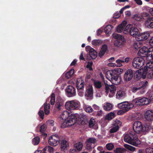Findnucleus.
Here are the masks:
<instances>
[{
	"instance_id": "obj_46",
	"label": "nucleus",
	"mask_w": 153,
	"mask_h": 153,
	"mask_svg": "<svg viewBox=\"0 0 153 153\" xmlns=\"http://www.w3.org/2000/svg\"><path fill=\"white\" fill-rule=\"evenodd\" d=\"M85 111L87 112L91 113L93 111V109L91 106L88 105L86 106L84 108Z\"/></svg>"
},
{
	"instance_id": "obj_50",
	"label": "nucleus",
	"mask_w": 153,
	"mask_h": 153,
	"mask_svg": "<svg viewBox=\"0 0 153 153\" xmlns=\"http://www.w3.org/2000/svg\"><path fill=\"white\" fill-rule=\"evenodd\" d=\"M143 131H148L150 130L151 128V126L149 125H145L143 127Z\"/></svg>"
},
{
	"instance_id": "obj_1",
	"label": "nucleus",
	"mask_w": 153,
	"mask_h": 153,
	"mask_svg": "<svg viewBox=\"0 0 153 153\" xmlns=\"http://www.w3.org/2000/svg\"><path fill=\"white\" fill-rule=\"evenodd\" d=\"M138 30L135 27H133L131 24L128 25L123 30L125 34H129L134 37H135L138 41H143L146 40L149 36L148 32H145L138 35Z\"/></svg>"
},
{
	"instance_id": "obj_27",
	"label": "nucleus",
	"mask_w": 153,
	"mask_h": 153,
	"mask_svg": "<svg viewBox=\"0 0 153 153\" xmlns=\"http://www.w3.org/2000/svg\"><path fill=\"white\" fill-rule=\"evenodd\" d=\"M153 21V17H150L146 20L145 22V25L148 28H151Z\"/></svg>"
},
{
	"instance_id": "obj_33",
	"label": "nucleus",
	"mask_w": 153,
	"mask_h": 153,
	"mask_svg": "<svg viewBox=\"0 0 153 153\" xmlns=\"http://www.w3.org/2000/svg\"><path fill=\"white\" fill-rule=\"evenodd\" d=\"M83 146L81 142H79L75 143L74 145V147L77 151H79L82 150Z\"/></svg>"
},
{
	"instance_id": "obj_35",
	"label": "nucleus",
	"mask_w": 153,
	"mask_h": 153,
	"mask_svg": "<svg viewBox=\"0 0 153 153\" xmlns=\"http://www.w3.org/2000/svg\"><path fill=\"white\" fill-rule=\"evenodd\" d=\"M74 70L73 69H71L68 72L65 74V77L68 79L71 78L74 73Z\"/></svg>"
},
{
	"instance_id": "obj_16",
	"label": "nucleus",
	"mask_w": 153,
	"mask_h": 153,
	"mask_svg": "<svg viewBox=\"0 0 153 153\" xmlns=\"http://www.w3.org/2000/svg\"><path fill=\"white\" fill-rule=\"evenodd\" d=\"M67 95L68 97H71L75 96L76 91L75 88L72 86H68L66 88Z\"/></svg>"
},
{
	"instance_id": "obj_19",
	"label": "nucleus",
	"mask_w": 153,
	"mask_h": 153,
	"mask_svg": "<svg viewBox=\"0 0 153 153\" xmlns=\"http://www.w3.org/2000/svg\"><path fill=\"white\" fill-rule=\"evenodd\" d=\"M84 81L81 78H78L76 82V87L77 90L83 89Z\"/></svg>"
},
{
	"instance_id": "obj_30",
	"label": "nucleus",
	"mask_w": 153,
	"mask_h": 153,
	"mask_svg": "<svg viewBox=\"0 0 153 153\" xmlns=\"http://www.w3.org/2000/svg\"><path fill=\"white\" fill-rule=\"evenodd\" d=\"M50 105L47 102L44 104V110L45 114L46 115L49 114L50 113Z\"/></svg>"
},
{
	"instance_id": "obj_52",
	"label": "nucleus",
	"mask_w": 153,
	"mask_h": 153,
	"mask_svg": "<svg viewBox=\"0 0 153 153\" xmlns=\"http://www.w3.org/2000/svg\"><path fill=\"white\" fill-rule=\"evenodd\" d=\"M139 90L138 91L140 93V94H142L144 93L146 91V89L143 88H142L140 87H139Z\"/></svg>"
},
{
	"instance_id": "obj_3",
	"label": "nucleus",
	"mask_w": 153,
	"mask_h": 153,
	"mask_svg": "<svg viewBox=\"0 0 153 153\" xmlns=\"http://www.w3.org/2000/svg\"><path fill=\"white\" fill-rule=\"evenodd\" d=\"M124 141L133 145L137 146L141 143L137 134L133 131H130L129 133L124 134Z\"/></svg>"
},
{
	"instance_id": "obj_43",
	"label": "nucleus",
	"mask_w": 153,
	"mask_h": 153,
	"mask_svg": "<svg viewBox=\"0 0 153 153\" xmlns=\"http://www.w3.org/2000/svg\"><path fill=\"white\" fill-rule=\"evenodd\" d=\"M96 122L94 119L93 118H91L88 122L89 126V127H92L95 124Z\"/></svg>"
},
{
	"instance_id": "obj_26",
	"label": "nucleus",
	"mask_w": 153,
	"mask_h": 153,
	"mask_svg": "<svg viewBox=\"0 0 153 153\" xmlns=\"http://www.w3.org/2000/svg\"><path fill=\"white\" fill-rule=\"evenodd\" d=\"M69 115L70 113L67 111H63L61 114L60 118L64 122L69 117H70Z\"/></svg>"
},
{
	"instance_id": "obj_10",
	"label": "nucleus",
	"mask_w": 153,
	"mask_h": 153,
	"mask_svg": "<svg viewBox=\"0 0 153 153\" xmlns=\"http://www.w3.org/2000/svg\"><path fill=\"white\" fill-rule=\"evenodd\" d=\"M144 62V60L143 58L137 57L134 59L132 64L133 67H142Z\"/></svg>"
},
{
	"instance_id": "obj_23",
	"label": "nucleus",
	"mask_w": 153,
	"mask_h": 153,
	"mask_svg": "<svg viewBox=\"0 0 153 153\" xmlns=\"http://www.w3.org/2000/svg\"><path fill=\"white\" fill-rule=\"evenodd\" d=\"M89 55L92 59H95L97 56V53L93 48H91L89 50Z\"/></svg>"
},
{
	"instance_id": "obj_6",
	"label": "nucleus",
	"mask_w": 153,
	"mask_h": 153,
	"mask_svg": "<svg viewBox=\"0 0 153 153\" xmlns=\"http://www.w3.org/2000/svg\"><path fill=\"white\" fill-rule=\"evenodd\" d=\"M80 105V102L76 100L68 101L66 102L65 105L66 108L69 110H77Z\"/></svg>"
},
{
	"instance_id": "obj_24",
	"label": "nucleus",
	"mask_w": 153,
	"mask_h": 153,
	"mask_svg": "<svg viewBox=\"0 0 153 153\" xmlns=\"http://www.w3.org/2000/svg\"><path fill=\"white\" fill-rule=\"evenodd\" d=\"M116 98L117 99H123L126 96L125 92L123 91L119 90L117 91L116 94Z\"/></svg>"
},
{
	"instance_id": "obj_12",
	"label": "nucleus",
	"mask_w": 153,
	"mask_h": 153,
	"mask_svg": "<svg viewBox=\"0 0 153 153\" xmlns=\"http://www.w3.org/2000/svg\"><path fill=\"white\" fill-rule=\"evenodd\" d=\"M105 92L107 94H108V96L110 97H112L116 91V88L114 85H111L107 87V88H105Z\"/></svg>"
},
{
	"instance_id": "obj_4",
	"label": "nucleus",
	"mask_w": 153,
	"mask_h": 153,
	"mask_svg": "<svg viewBox=\"0 0 153 153\" xmlns=\"http://www.w3.org/2000/svg\"><path fill=\"white\" fill-rule=\"evenodd\" d=\"M137 54L138 56L142 57H146L147 59L149 60H153V48L148 49L147 47L144 46L139 50Z\"/></svg>"
},
{
	"instance_id": "obj_55",
	"label": "nucleus",
	"mask_w": 153,
	"mask_h": 153,
	"mask_svg": "<svg viewBox=\"0 0 153 153\" xmlns=\"http://www.w3.org/2000/svg\"><path fill=\"white\" fill-rule=\"evenodd\" d=\"M78 94L80 97L83 96L84 93L83 89L78 90Z\"/></svg>"
},
{
	"instance_id": "obj_38",
	"label": "nucleus",
	"mask_w": 153,
	"mask_h": 153,
	"mask_svg": "<svg viewBox=\"0 0 153 153\" xmlns=\"http://www.w3.org/2000/svg\"><path fill=\"white\" fill-rule=\"evenodd\" d=\"M112 28V26L111 25H107L104 28V31L105 33L106 34L109 33Z\"/></svg>"
},
{
	"instance_id": "obj_48",
	"label": "nucleus",
	"mask_w": 153,
	"mask_h": 153,
	"mask_svg": "<svg viewBox=\"0 0 153 153\" xmlns=\"http://www.w3.org/2000/svg\"><path fill=\"white\" fill-rule=\"evenodd\" d=\"M125 151V149L121 148H117L114 151L116 153H122Z\"/></svg>"
},
{
	"instance_id": "obj_25",
	"label": "nucleus",
	"mask_w": 153,
	"mask_h": 153,
	"mask_svg": "<svg viewBox=\"0 0 153 153\" xmlns=\"http://www.w3.org/2000/svg\"><path fill=\"white\" fill-rule=\"evenodd\" d=\"M63 105L64 102L63 100H57L55 106L57 109L60 110L63 107Z\"/></svg>"
},
{
	"instance_id": "obj_34",
	"label": "nucleus",
	"mask_w": 153,
	"mask_h": 153,
	"mask_svg": "<svg viewBox=\"0 0 153 153\" xmlns=\"http://www.w3.org/2000/svg\"><path fill=\"white\" fill-rule=\"evenodd\" d=\"M93 83L95 87L97 89L100 88L102 86V82L100 81L94 80Z\"/></svg>"
},
{
	"instance_id": "obj_2",
	"label": "nucleus",
	"mask_w": 153,
	"mask_h": 153,
	"mask_svg": "<svg viewBox=\"0 0 153 153\" xmlns=\"http://www.w3.org/2000/svg\"><path fill=\"white\" fill-rule=\"evenodd\" d=\"M123 71V69L120 68L109 70L106 72L105 76L106 78L112 84L117 85L121 82V77L119 74H121Z\"/></svg>"
},
{
	"instance_id": "obj_22",
	"label": "nucleus",
	"mask_w": 153,
	"mask_h": 153,
	"mask_svg": "<svg viewBox=\"0 0 153 153\" xmlns=\"http://www.w3.org/2000/svg\"><path fill=\"white\" fill-rule=\"evenodd\" d=\"M107 49V45L106 44L103 45L102 46L101 49L99 53V56L100 57H102L104 55Z\"/></svg>"
},
{
	"instance_id": "obj_40",
	"label": "nucleus",
	"mask_w": 153,
	"mask_h": 153,
	"mask_svg": "<svg viewBox=\"0 0 153 153\" xmlns=\"http://www.w3.org/2000/svg\"><path fill=\"white\" fill-rule=\"evenodd\" d=\"M102 41L99 39H94L92 41V44L95 46L99 45L101 43Z\"/></svg>"
},
{
	"instance_id": "obj_62",
	"label": "nucleus",
	"mask_w": 153,
	"mask_h": 153,
	"mask_svg": "<svg viewBox=\"0 0 153 153\" xmlns=\"http://www.w3.org/2000/svg\"><path fill=\"white\" fill-rule=\"evenodd\" d=\"M127 24V22L126 21H124L120 25V26H121L123 27L124 28L125 27L126 25Z\"/></svg>"
},
{
	"instance_id": "obj_15",
	"label": "nucleus",
	"mask_w": 153,
	"mask_h": 153,
	"mask_svg": "<svg viewBox=\"0 0 153 153\" xmlns=\"http://www.w3.org/2000/svg\"><path fill=\"white\" fill-rule=\"evenodd\" d=\"M96 141V139L94 138H90L87 140L86 148L87 150L91 151L93 147L92 144H94Z\"/></svg>"
},
{
	"instance_id": "obj_60",
	"label": "nucleus",
	"mask_w": 153,
	"mask_h": 153,
	"mask_svg": "<svg viewBox=\"0 0 153 153\" xmlns=\"http://www.w3.org/2000/svg\"><path fill=\"white\" fill-rule=\"evenodd\" d=\"M77 151L76 149H71L69 150V153H76Z\"/></svg>"
},
{
	"instance_id": "obj_37",
	"label": "nucleus",
	"mask_w": 153,
	"mask_h": 153,
	"mask_svg": "<svg viewBox=\"0 0 153 153\" xmlns=\"http://www.w3.org/2000/svg\"><path fill=\"white\" fill-rule=\"evenodd\" d=\"M148 85V82L147 81H144L141 82L140 84V87L146 89Z\"/></svg>"
},
{
	"instance_id": "obj_21",
	"label": "nucleus",
	"mask_w": 153,
	"mask_h": 153,
	"mask_svg": "<svg viewBox=\"0 0 153 153\" xmlns=\"http://www.w3.org/2000/svg\"><path fill=\"white\" fill-rule=\"evenodd\" d=\"M85 96L88 98L92 99L93 96V89L92 87H90L86 90Z\"/></svg>"
},
{
	"instance_id": "obj_49",
	"label": "nucleus",
	"mask_w": 153,
	"mask_h": 153,
	"mask_svg": "<svg viewBox=\"0 0 153 153\" xmlns=\"http://www.w3.org/2000/svg\"><path fill=\"white\" fill-rule=\"evenodd\" d=\"M119 128L118 127H117L115 126H113L110 129V132L111 133H112L117 132L118 131Z\"/></svg>"
},
{
	"instance_id": "obj_44",
	"label": "nucleus",
	"mask_w": 153,
	"mask_h": 153,
	"mask_svg": "<svg viewBox=\"0 0 153 153\" xmlns=\"http://www.w3.org/2000/svg\"><path fill=\"white\" fill-rule=\"evenodd\" d=\"M141 16L139 14H136L132 16V18L137 21H139L141 19Z\"/></svg>"
},
{
	"instance_id": "obj_14",
	"label": "nucleus",
	"mask_w": 153,
	"mask_h": 153,
	"mask_svg": "<svg viewBox=\"0 0 153 153\" xmlns=\"http://www.w3.org/2000/svg\"><path fill=\"white\" fill-rule=\"evenodd\" d=\"M150 100L146 97H143L138 99L136 102L137 105L142 106L148 105L150 102Z\"/></svg>"
},
{
	"instance_id": "obj_64",
	"label": "nucleus",
	"mask_w": 153,
	"mask_h": 153,
	"mask_svg": "<svg viewBox=\"0 0 153 153\" xmlns=\"http://www.w3.org/2000/svg\"><path fill=\"white\" fill-rule=\"evenodd\" d=\"M149 43L151 46L153 47V36L150 39Z\"/></svg>"
},
{
	"instance_id": "obj_32",
	"label": "nucleus",
	"mask_w": 153,
	"mask_h": 153,
	"mask_svg": "<svg viewBox=\"0 0 153 153\" xmlns=\"http://www.w3.org/2000/svg\"><path fill=\"white\" fill-rule=\"evenodd\" d=\"M68 146V142L65 140H62L61 143V148L62 149H65Z\"/></svg>"
},
{
	"instance_id": "obj_11",
	"label": "nucleus",
	"mask_w": 153,
	"mask_h": 153,
	"mask_svg": "<svg viewBox=\"0 0 153 153\" xmlns=\"http://www.w3.org/2000/svg\"><path fill=\"white\" fill-rule=\"evenodd\" d=\"M59 139L58 135H53L49 139L48 143L51 146H56L59 143Z\"/></svg>"
},
{
	"instance_id": "obj_42",
	"label": "nucleus",
	"mask_w": 153,
	"mask_h": 153,
	"mask_svg": "<svg viewBox=\"0 0 153 153\" xmlns=\"http://www.w3.org/2000/svg\"><path fill=\"white\" fill-rule=\"evenodd\" d=\"M124 146L128 150L134 152L135 150V148L127 144L124 145Z\"/></svg>"
},
{
	"instance_id": "obj_53",
	"label": "nucleus",
	"mask_w": 153,
	"mask_h": 153,
	"mask_svg": "<svg viewBox=\"0 0 153 153\" xmlns=\"http://www.w3.org/2000/svg\"><path fill=\"white\" fill-rule=\"evenodd\" d=\"M124 29V28L123 27L119 25L117 27V30L118 33H121L123 31Z\"/></svg>"
},
{
	"instance_id": "obj_56",
	"label": "nucleus",
	"mask_w": 153,
	"mask_h": 153,
	"mask_svg": "<svg viewBox=\"0 0 153 153\" xmlns=\"http://www.w3.org/2000/svg\"><path fill=\"white\" fill-rule=\"evenodd\" d=\"M146 153H153V148H146Z\"/></svg>"
},
{
	"instance_id": "obj_18",
	"label": "nucleus",
	"mask_w": 153,
	"mask_h": 153,
	"mask_svg": "<svg viewBox=\"0 0 153 153\" xmlns=\"http://www.w3.org/2000/svg\"><path fill=\"white\" fill-rule=\"evenodd\" d=\"M146 120L148 121H151L153 120V111L148 110L145 113L144 115Z\"/></svg>"
},
{
	"instance_id": "obj_58",
	"label": "nucleus",
	"mask_w": 153,
	"mask_h": 153,
	"mask_svg": "<svg viewBox=\"0 0 153 153\" xmlns=\"http://www.w3.org/2000/svg\"><path fill=\"white\" fill-rule=\"evenodd\" d=\"M48 151L49 152L52 153L53 152V148L51 146H48L47 147Z\"/></svg>"
},
{
	"instance_id": "obj_9",
	"label": "nucleus",
	"mask_w": 153,
	"mask_h": 153,
	"mask_svg": "<svg viewBox=\"0 0 153 153\" xmlns=\"http://www.w3.org/2000/svg\"><path fill=\"white\" fill-rule=\"evenodd\" d=\"M117 106L119 108L122 109L124 112H126L132 108L133 105L131 103L130 104L128 102H125L118 104Z\"/></svg>"
},
{
	"instance_id": "obj_57",
	"label": "nucleus",
	"mask_w": 153,
	"mask_h": 153,
	"mask_svg": "<svg viewBox=\"0 0 153 153\" xmlns=\"http://www.w3.org/2000/svg\"><path fill=\"white\" fill-rule=\"evenodd\" d=\"M139 87H133L131 89V91L133 93H135L137 91H138L139 90Z\"/></svg>"
},
{
	"instance_id": "obj_7",
	"label": "nucleus",
	"mask_w": 153,
	"mask_h": 153,
	"mask_svg": "<svg viewBox=\"0 0 153 153\" xmlns=\"http://www.w3.org/2000/svg\"><path fill=\"white\" fill-rule=\"evenodd\" d=\"M147 73V68H142L137 71L134 73V77L137 80L141 78L143 79L146 78Z\"/></svg>"
},
{
	"instance_id": "obj_54",
	"label": "nucleus",
	"mask_w": 153,
	"mask_h": 153,
	"mask_svg": "<svg viewBox=\"0 0 153 153\" xmlns=\"http://www.w3.org/2000/svg\"><path fill=\"white\" fill-rule=\"evenodd\" d=\"M38 114L42 119H43L44 114L43 110H40L38 112Z\"/></svg>"
},
{
	"instance_id": "obj_28",
	"label": "nucleus",
	"mask_w": 153,
	"mask_h": 153,
	"mask_svg": "<svg viewBox=\"0 0 153 153\" xmlns=\"http://www.w3.org/2000/svg\"><path fill=\"white\" fill-rule=\"evenodd\" d=\"M147 68V74L148 78L150 79L153 78V68Z\"/></svg>"
},
{
	"instance_id": "obj_41",
	"label": "nucleus",
	"mask_w": 153,
	"mask_h": 153,
	"mask_svg": "<svg viewBox=\"0 0 153 153\" xmlns=\"http://www.w3.org/2000/svg\"><path fill=\"white\" fill-rule=\"evenodd\" d=\"M141 19H143L145 20H147V19L151 17L150 15L146 13H143L141 15Z\"/></svg>"
},
{
	"instance_id": "obj_61",
	"label": "nucleus",
	"mask_w": 153,
	"mask_h": 153,
	"mask_svg": "<svg viewBox=\"0 0 153 153\" xmlns=\"http://www.w3.org/2000/svg\"><path fill=\"white\" fill-rule=\"evenodd\" d=\"M120 16V14L118 13H114V17L115 19H117Z\"/></svg>"
},
{
	"instance_id": "obj_8",
	"label": "nucleus",
	"mask_w": 153,
	"mask_h": 153,
	"mask_svg": "<svg viewBox=\"0 0 153 153\" xmlns=\"http://www.w3.org/2000/svg\"><path fill=\"white\" fill-rule=\"evenodd\" d=\"M77 120L76 118L74 115L70 116L63 122L61 127L65 128L72 126L74 124Z\"/></svg>"
},
{
	"instance_id": "obj_36",
	"label": "nucleus",
	"mask_w": 153,
	"mask_h": 153,
	"mask_svg": "<svg viewBox=\"0 0 153 153\" xmlns=\"http://www.w3.org/2000/svg\"><path fill=\"white\" fill-rule=\"evenodd\" d=\"M122 125L121 122L118 120L116 119L114 121L113 123V125L117 127H118L119 128Z\"/></svg>"
},
{
	"instance_id": "obj_31",
	"label": "nucleus",
	"mask_w": 153,
	"mask_h": 153,
	"mask_svg": "<svg viewBox=\"0 0 153 153\" xmlns=\"http://www.w3.org/2000/svg\"><path fill=\"white\" fill-rule=\"evenodd\" d=\"M112 105L109 103L105 104L103 105V108L106 111H109L111 110L113 107Z\"/></svg>"
},
{
	"instance_id": "obj_39",
	"label": "nucleus",
	"mask_w": 153,
	"mask_h": 153,
	"mask_svg": "<svg viewBox=\"0 0 153 153\" xmlns=\"http://www.w3.org/2000/svg\"><path fill=\"white\" fill-rule=\"evenodd\" d=\"M114 113L113 112H110L105 117V119L108 120H110L114 118Z\"/></svg>"
},
{
	"instance_id": "obj_17",
	"label": "nucleus",
	"mask_w": 153,
	"mask_h": 153,
	"mask_svg": "<svg viewBox=\"0 0 153 153\" xmlns=\"http://www.w3.org/2000/svg\"><path fill=\"white\" fill-rule=\"evenodd\" d=\"M133 75V71L129 69L126 71L124 76V79L126 81H129L132 78Z\"/></svg>"
},
{
	"instance_id": "obj_5",
	"label": "nucleus",
	"mask_w": 153,
	"mask_h": 153,
	"mask_svg": "<svg viewBox=\"0 0 153 153\" xmlns=\"http://www.w3.org/2000/svg\"><path fill=\"white\" fill-rule=\"evenodd\" d=\"M113 37L116 39L114 42V45L117 47H121L124 44L125 41L123 36L119 34H113Z\"/></svg>"
},
{
	"instance_id": "obj_51",
	"label": "nucleus",
	"mask_w": 153,
	"mask_h": 153,
	"mask_svg": "<svg viewBox=\"0 0 153 153\" xmlns=\"http://www.w3.org/2000/svg\"><path fill=\"white\" fill-rule=\"evenodd\" d=\"M106 146L107 149L109 150H112L114 147L113 144L111 143H108L107 144Z\"/></svg>"
},
{
	"instance_id": "obj_45",
	"label": "nucleus",
	"mask_w": 153,
	"mask_h": 153,
	"mask_svg": "<svg viewBox=\"0 0 153 153\" xmlns=\"http://www.w3.org/2000/svg\"><path fill=\"white\" fill-rule=\"evenodd\" d=\"M39 137H36L33 139V143L34 145H36L39 143Z\"/></svg>"
},
{
	"instance_id": "obj_29",
	"label": "nucleus",
	"mask_w": 153,
	"mask_h": 153,
	"mask_svg": "<svg viewBox=\"0 0 153 153\" xmlns=\"http://www.w3.org/2000/svg\"><path fill=\"white\" fill-rule=\"evenodd\" d=\"M46 129V126L45 124L42 125L40 127V131L42 133V135L45 138L47 136V134L44 133Z\"/></svg>"
},
{
	"instance_id": "obj_59",
	"label": "nucleus",
	"mask_w": 153,
	"mask_h": 153,
	"mask_svg": "<svg viewBox=\"0 0 153 153\" xmlns=\"http://www.w3.org/2000/svg\"><path fill=\"white\" fill-rule=\"evenodd\" d=\"M77 60L76 59H74L73 60V61L71 63L70 66H76V64Z\"/></svg>"
},
{
	"instance_id": "obj_47",
	"label": "nucleus",
	"mask_w": 153,
	"mask_h": 153,
	"mask_svg": "<svg viewBox=\"0 0 153 153\" xmlns=\"http://www.w3.org/2000/svg\"><path fill=\"white\" fill-rule=\"evenodd\" d=\"M50 102L52 105H53L54 104L55 100V94L53 93L52 94L50 97Z\"/></svg>"
},
{
	"instance_id": "obj_20",
	"label": "nucleus",
	"mask_w": 153,
	"mask_h": 153,
	"mask_svg": "<svg viewBox=\"0 0 153 153\" xmlns=\"http://www.w3.org/2000/svg\"><path fill=\"white\" fill-rule=\"evenodd\" d=\"M116 62L117 64L113 63H108V66L110 67H121L123 66V63H124V61L120 59H117L116 61Z\"/></svg>"
},
{
	"instance_id": "obj_13",
	"label": "nucleus",
	"mask_w": 153,
	"mask_h": 153,
	"mask_svg": "<svg viewBox=\"0 0 153 153\" xmlns=\"http://www.w3.org/2000/svg\"><path fill=\"white\" fill-rule=\"evenodd\" d=\"M133 129L137 133H140L143 130V126L141 123L138 121H135L133 125Z\"/></svg>"
},
{
	"instance_id": "obj_63",
	"label": "nucleus",
	"mask_w": 153,
	"mask_h": 153,
	"mask_svg": "<svg viewBox=\"0 0 153 153\" xmlns=\"http://www.w3.org/2000/svg\"><path fill=\"white\" fill-rule=\"evenodd\" d=\"M134 1L138 5H141L142 4V2L141 0H134Z\"/></svg>"
}]
</instances>
